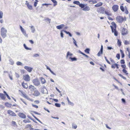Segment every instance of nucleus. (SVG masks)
<instances>
[{
  "mask_svg": "<svg viewBox=\"0 0 130 130\" xmlns=\"http://www.w3.org/2000/svg\"><path fill=\"white\" fill-rule=\"evenodd\" d=\"M121 64V66L123 69V72L126 75H128V73L127 71L126 70V66L125 64V62L124 59H122L120 61Z\"/></svg>",
  "mask_w": 130,
  "mask_h": 130,
  "instance_id": "f257e3e1",
  "label": "nucleus"
},
{
  "mask_svg": "<svg viewBox=\"0 0 130 130\" xmlns=\"http://www.w3.org/2000/svg\"><path fill=\"white\" fill-rule=\"evenodd\" d=\"M111 24L112 25L110 26L111 28L112 31V32L114 33V35L117 36L118 35V32L116 30V25L114 22H112Z\"/></svg>",
  "mask_w": 130,
  "mask_h": 130,
  "instance_id": "f03ea898",
  "label": "nucleus"
},
{
  "mask_svg": "<svg viewBox=\"0 0 130 130\" xmlns=\"http://www.w3.org/2000/svg\"><path fill=\"white\" fill-rule=\"evenodd\" d=\"M7 30L4 27H2L1 29V35L3 38H4L7 36Z\"/></svg>",
  "mask_w": 130,
  "mask_h": 130,
  "instance_id": "7ed1b4c3",
  "label": "nucleus"
},
{
  "mask_svg": "<svg viewBox=\"0 0 130 130\" xmlns=\"http://www.w3.org/2000/svg\"><path fill=\"white\" fill-rule=\"evenodd\" d=\"M121 32V34L123 35H126L128 33L127 29L125 27L122 28Z\"/></svg>",
  "mask_w": 130,
  "mask_h": 130,
  "instance_id": "20e7f679",
  "label": "nucleus"
},
{
  "mask_svg": "<svg viewBox=\"0 0 130 130\" xmlns=\"http://www.w3.org/2000/svg\"><path fill=\"white\" fill-rule=\"evenodd\" d=\"M116 20L119 23H121L123 22L124 19L122 17L120 16H118L116 18Z\"/></svg>",
  "mask_w": 130,
  "mask_h": 130,
  "instance_id": "39448f33",
  "label": "nucleus"
},
{
  "mask_svg": "<svg viewBox=\"0 0 130 130\" xmlns=\"http://www.w3.org/2000/svg\"><path fill=\"white\" fill-rule=\"evenodd\" d=\"M105 9L103 7H101L98 8L97 9V11L98 12H100L102 14H103L104 13L105 11Z\"/></svg>",
  "mask_w": 130,
  "mask_h": 130,
  "instance_id": "423d86ee",
  "label": "nucleus"
},
{
  "mask_svg": "<svg viewBox=\"0 0 130 130\" xmlns=\"http://www.w3.org/2000/svg\"><path fill=\"white\" fill-rule=\"evenodd\" d=\"M119 65L118 64L115 63L111 64V68L113 69H115V68H116L117 69H119Z\"/></svg>",
  "mask_w": 130,
  "mask_h": 130,
  "instance_id": "0eeeda50",
  "label": "nucleus"
},
{
  "mask_svg": "<svg viewBox=\"0 0 130 130\" xmlns=\"http://www.w3.org/2000/svg\"><path fill=\"white\" fill-rule=\"evenodd\" d=\"M7 113L12 116L15 117L16 116V115L15 113L11 110H8L7 111Z\"/></svg>",
  "mask_w": 130,
  "mask_h": 130,
  "instance_id": "6e6552de",
  "label": "nucleus"
},
{
  "mask_svg": "<svg viewBox=\"0 0 130 130\" xmlns=\"http://www.w3.org/2000/svg\"><path fill=\"white\" fill-rule=\"evenodd\" d=\"M34 93L33 95L36 96H37L40 94V93L39 92L35 89H33Z\"/></svg>",
  "mask_w": 130,
  "mask_h": 130,
  "instance_id": "1a4fd4ad",
  "label": "nucleus"
},
{
  "mask_svg": "<svg viewBox=\"0 0 130 130\" xmlns=\"http://www.w3.org/2000/svg\"><path fill=\"white\" fill-rule=\"evenodd\" d=\"M33 83L34 85L37 86L39 85L40 84V83L38 79H35L34 80Z\"/></svg>",
  "mask_w": 130,
  "mask_h": 130,
  "instance_id": "9d476101",
  "label": "nucleus"
},
{
  "mask_svg": "<svg viewBox=\"0 0 130 130\" xmlns=\"http://www.w3.org/2000/svg\"><path fill=\"white\" fill-rule=\"evenodd\" d=\"M112 8L114 12H116L118 9L119 6L117 5H114L112 7Z\"/></svg>",
  "mask_w": 130,
  "mask_h": 130,
  "instance_id": "9b49d317",
  "label": "nucleus"
},
{
  "mask_svg": "<svg viewBox=\"0 0 130 130\" xmlns=\"http://www.w3.org/2000/svg\"><path fill=\"white\" fill-rule=\"evenodd\" d=\"M23 79L25 81H28L30 80V77L28 75H24L23 76Z\"/></svg>",
  "mask_w": 130,
  "mask_h": 130,
  "instance_id": "f8f14e48",
  "label": "nucleus"
},
{
  "mask_svg": "<svg viewBox=\"0 0 130 130\" xmlns=\"http://www.w3.org/2000/svg\"><path fill=\"white\" fill-rule=\"evenodd\" d=\"M20 28L22 32L25 36L27 37V35L26 34V31L21 26H20Z\"/></svg>",
  "mask_w": 130,
  "mask_h": 130,
  "instance_id": "ddd939ff",
  "label": "nucleus"
},
{
  "mask_svg": "<svg viewBox=\"0 0 130 130\" xmlns=\"http://www.w3.org/2000/svg\"><path fill=\"white\" fill-rule=\"evenodd\" d=\"M104 12H105V13L108 16H111L112 15L110 11L108 9L105 10Z\"/></svg>",
  "mask_w": 130,
  "mask_h": 130,
  "instance_id": "4468645a",
  "label": "nucleus"
},
{
  "mask_svg": "<svg viewBox=\"0 0 130 130\" xmlns=\"http://www.w3.org/2000/svg\"><path fill=\"white\" fill-rule=\"evenodd\" d=\"M103 46L102 45L101 47V50L97 54V55L98 56H100L103 53Z\"/></svg>",
  "mask_w": 130,
  "mask_h": 130,
  "instance_id": "2eb2a0df",
  "label": "nucleus"
},
{
  "mask_svg": "<svg viewBox=\"0 0 130 130\" xmlns=\"http://www.w3.org/2000/svg\"><path fill=\"white\" fill-rule=\"evenodd\" d=\"M19 116L21 118L25 119L26 118V116L25 114L21 112H20L18 114Z\"/></svg>",
  "mask_w": 130,
  "mask_h": 130,
  "instance_id": "dca6fc26",
  "label": "nucleus"
},
{
  "mask_svg": "<svg viewBox=\"0 0 130 130\" xmlns=\"http://www.w3.org/2000/svg\"><path fill=\"white\" fill-rule=\"evenodd\" d=\"M103 4V3L102 2H100L94 5L95 7H98L102 6Z\"/></svg>",
  "mask_w": 130,
  "mask_h": 130,
  "instance_id": "f3484780",
  "label": "nucleus"
},
{
  "mask_svg": "<svg viewBox=\"0 0 130 130\" xmlns=\"http://www.w3.org/2000/svg\"><path fill=\"white\" fill-rule=\"evenodd\" d=\"M24 68L29 72H30L32 71V69L30 67H28L27 66H25L24 67Z\"/></svg>",
  "mask_w": 130,
  "mask_h": 130,
  "instance_id": "a211bd4d",
  "label": "nucleus"
},
{
  "mask_svg": "<svg viewBox=\"0 0 130 130\" xmlns=\"http://www.w3.org/2000/svg\"><path fill=\"white\" fill-rule=\"evenodd\" d=\"M40 79L42 84H43L45 83L46 82L45 80L42 77L40 78Z\"/></svg>",
  "mask_w": 130,
  "mask_h": 130,
  "instance_id": "6ab92c4d",
  "label": "nucleus"
},
{
  "mask_svg": "<svg viewBox=\"0 0 130 130\" xmlns=\"http://www.w3.org/2000/svg\"><path fill=\"white\" fill-rule=\"evenodd\" d=\"M8 73V75L9 76V77L10 79V80H13V78L12 77V73L10 71Z\"/></svg>",
  "mask_w": 130,
  "mask_h": 130,
  "instance_id": "aec40b11",
  "label": "nucleus"
},
{
  "mask_svg": "<svg viewBox=\"0 0 130 130\" xmlns=\"http://www.w3.org/2000/svg\"><path fill=\"white\" fill-rule=\"evenodd\" d=\"M64 26V24H61L57 26H56V28L57 29H61L62 28V27H63Z\"/></svg>",
  "mask_w": 130,
  "mask_h": 130,
  "instance_id": "412c9836",
  "label": "nucleus"
},
{
  "mask_svg": "<svg viewBox=\"0 0 130 130\" xmlns=\"http://www.w3.org/2000/svg\"><path fill=\"white\" fill-rule=\"evenodd\" d=\"M22 85L24 88L26 89L28 88V86L27 84L23 83Z\"/></svg>",
  "mask_w": 130,
  "mask_h": 130,
  "instance_id": "4be33fe9",
  "label": "nucleus"
},
{
  "mask_svg": "<svg viewBox=\"0 0 130 130\" xmlns=\"http://www.w3.org/2000/svg\"><path fill=\"white\" fill-rule=\"evenodd\" d=\"M90 9V8L88 6H86L84 7L83 9V10L85 11H87L89 10Z\"/></svg>",
  "mask_w": 130,
  "mask_h": 130,
  "instance_id": "5701e85b",
  "label": "nucleus"
},
{
  "mask_svg": "<svg viewBox=\"0 0 130 130\" xmlns=\"http://www.w3.org/2000/svg\"><path fill=\"white\" fill-rule=\"evenodd\" d=\"M89 2L91 4H94L97 3V1L96 0H90L89 1Z\"/></svg>",
  "mask_w": 130,
  "mask_h": 130,
  "instance_id": "b1692460",
  "label": "nucleus"
},
{
  "mask_svg": "<svg viewBox=\"0 0 130 130\" xmlns=\"http://www.w3.org/2000/svg\"><path fill=\"white\" fill-rule=\"evenodd\" d=\"M5 105L6 106L8 107H11L12 105L8 103H5Z\"/></svg>",
  "mask_w": 130,
  "mask_h": 130,
  "instance_id": "393cba45",
  "label": "nucleus"
},
{
  "mask_svg": "<svg viewBox=\"0 0 130 130\" xmlns=\"http://www.w3.org/2000/svg\"><path fill=\"white\" fill-rule=\"evenodd\" d=\"M120 52L121 54L122 58H123L124 57L125 55L123 52L122 50L121 49L120 50Z\"/></svg>",
  "mask_w": 130,
  "mask_h": 130,
  "instance_id": "a878e982",
  "label": "nucleus"
},
{
  "mask_svg": "<svg viewBox=\"0 0 130 130\" xmlns=\"http://www.w3.org/2000/svg\"><path fill=\"white\" fill-rule=\"evenodd\" d=\"M23 46L25 49L27 50H31L32 49L30 48H29L27 47L25 44H23Z\"/></svg>",
  "mask_w": 130,
  "mask_h": 130,
  "instance_id": "bb28decb",
  "label": "nucleus"
},
{
  "mask_svg": "<svg viewBox=\"0 0 130 130\" xmlns=\"http://www.w3.org/2000/svg\"><path fill=\"white\" fill-rule=\"evenodd\" d=\"M0 97L3 100H5V97L4 94L3 93H0Z\"/></svg>",
  "mask_w": 130,
  "mask_h": 130,
  "instance_id": "cd10ccee",
  "label": "nucleus"
},
{
  "mask_svg": "<svg viewBox=\"0 0 130 130\" xmlns=\"http://www.w3.org/2000/svg\"><path fill=\"white\" fill-rule=\"evenodd\" d=\"M72 127L73 128L76 129L77 128V126L76 124L73 123L72 124Z\"/></svg>",
  "mask_w": 130,
  "mask_h": 130,
  "instance_id": "c85d7f7f",
  "label": "nucleus"
},
{
  "mask_svg": "<svg viewBox=\"0 0 130 130\" xmlns=\"http://www.w3.org/2000/svg\"><path fill=\"white\" fill-rule=\"evenodd\" d=\"M52 2L54 3L53 6H56L57 4V2L55 0H51Z\"/></svg>",
  "mask_w": 130,
  "mask_h": 130,
  "instance_id": "c756f323",
  "label": "nucleus"
},
{
  "mask_svg": "<svg viewBox=\"0 0 130 130\" xmlns=\"http://www.w3.org/2000/svg\"><path fill=\"white\" fill-rule=\"evenodd\" d=\"M69 59H71V61H76L77 59V58H76L75 57L72 58L71 57H70L69 58Z\"/></svg>",
  "mask_w": 130,
  "mask_h": 130,
  "instance_id": "7c9ffc66",
  "label": "nucleus"
},
{
  "mask_svg": "<svg viewBox=\"0 0 130 130\" xmlns=\"http://www.w3.org/2000/svg\"><path fill=\"white\" fill-rule=\"evenodd\" d=\"M117 44L118 46L119 47L121 45V42L119 39L118 40Z\"/></svg>",
  "mask_w": 130,
  "mask_h": 130,
  "instance_id": "2f4dec72",
  "label": "nucleus"
},
{
  "mask_svg": "<svg viewBox=\"0 0 130 130\" xmlns=\"http://www.w3.org/2000/svg\"><path fill=\"white\" fill-rule=\"evenodd\" d=\"M90 51V50L89 48H87L84 51L86 53L89 54Z\"/></svg>",
  "mask_w": 130,
  "mask_h": 130,
  "instance_id": "473e14b6",
  "label": "nucleus"
},
{
  "mask_svg": "<svg viewBox=\"0 0 130 130\" xmlns=\"http://www.w3.org/2000/svg\"><path fill=\"white\" fill-rule=\"evenodd\" d=\"M123 4H122L120 6V9L123 12H124V8H125V7L124 8L123 6Z\"/></svg>",
  "mask_w": 130,
  "mask_h": 130,
  "instance_id": "72a5a7b5",
  "label": "nucleus"
},
{
  "mask_svg": "<svg viewBox=\"0 0 130 130\" xmlns=\"http://www.w3.org/2000/svg\"><path fill=\"white\" fill-rule=\"evenodd\" d=\"M79 53H80L81 54H82L84 56L86 57L87 58H88L89 56L85 54H84V53H83L82 52L80 51H79Z\"/></svg>",
  "mask_w": 130,
  "mask_h": 130,
  "instance_id": "f704fd0d",
  "label": "nucleus"
},
{
  "mask_svg": "<svg viewBox=\"0 0 130 130\" xmlns=\"http://www.w3.org/2000/svg\"><path fill=\"white\" fill-rule=\"evenodd\" d=\"M73 55V54L70 53L69 52H68L67 53L66 57H68L69 56H72Z\"/></svg>",
  "mask_w": 130,
  "mask_h": 130,
  "instance_id": "c9c22d12",
  "label": "nucleus"
},
{
  "mask_svg": "<svg viewBox=\"0 0 130 130\" xmlns=\"http://www.w3.org/2000/svg\"><path fill=\"white\" fill-rule=\"evenodd\" d=\"M9 63L11 65H13V64L14 63V62L13 61V60L12 59H10L9 60Z\"/></svg>",
  "mask_w": 130,
  "mask_h": 130,
  "instance_id": "e433bc0d",
  "label": "nucleus"
},
{
  "mask_svg": "<svg viewBox=\"0 0 130 130\" xmlns=\"http://www.w3.org/2000/svg\"><path fill=\"white\" fill-rule=\"evenodd\" d=\"M46 67L47 69L48 70H49L50 71L51 73H52V74H54V73L47 66H46Z\"/></svg>",
  "mask_w": 130,
  "mask_h": 130,
  "instance_id": "4c0bfd02",
  "label": "nucleus"
},
{
  "mask_svg": "<svg viewBox=\"0 0 130 130\" xmlns=\"http://www.w3.org/2000/svg\"><path fill=\"white\" fill-rule=\"evenodd\" d=\"M3 13L2 11L0 10V19H2L3 18Z\"/></svg>",
  "mask_w": 130,
  "mask_h": 130,
  "instance_id": "58836bf2",
  "label": "nucleus"
},
{
  "mask_svg": "<svg viewBox=\"0 0 130 130\" xmlns=\"http://www.w3.org/2000/svg\"><path fill=\"white\" fill-rule=\"evenodd\" d=\"M125 13L126 14H128V12L127 10V8L126 6H125Z\"/></svg>",
  "mask_w": 130,
  "mask_h": 130,
  "instance_id": "ea45409f",
  "label": "nucleus"
},
{
  "mask_svg": "<svg viewBox=\"0 0 130 130\" xmlns=\"http://www.w3.org/2000/svg\"><path fill=\"white\" fill-rule=\"evenodd\" d=\"M73 3L75 4H76L77 5H79L80 4L79 2L78 1H74L73 2Z\"/></svg>",
  "mask_w": 130,
  "mask_h": 130,
  "instance_id": "a19ab883",
  "label": "nucleus"
},
{
  "mask_svg": "<svg viewBox=\"0 0 130 130\" xmlns=\"http://www.w3.org/2000/svg\"><path fill=\"white\" fill-rule=\"evenodd\" d=\"M16 64L18 66H22V63L21 62L19 61H18L16 62Z\"/></svg>",
  "mask_w": 130,
  "mask_h": 130,
  "instance_id": "79ce46f5",
  "label": "nucleus"
},
{
  "mask_svg": "<svg viewBox=\"0 0 130 130\" xmlns=\"http://www.w3.org/2000/svg\"><path fill=\"white\" fill-rule=\"evenodd\" d=\"M55 105L56 107H60L61 105L59 103H56L55 104Z\"/></svg>",
  "mask_w": 130,
  "mask_h": 130,
  "instance_id": "37998d69",
  "label": "nucleus"
},
{
  "mask_svg": "<svg viewBox=\"0 0 130 130\" xmlns=\"http://www.w3.org/2000/svg\"><path fill=\"white\" fill-rule=\"evenodd\" d=\"M119 76L121 77L123 79H126V77L123 76L122 74H119Z\"/></svg>",
  "mask_w": 130,
  "mask_h": 130,
  "instance_id": "c03bdc74",
  "label": "nucleus"
},
{
  "mask_svg": "<svg viewBox=\"0 0 130 130\" xmlns=\"http://www.w3.org/2000/svg\"><path fill=\"white\" fill-rule=\"evenodd\" d=\"M79 6L80 7L82 8H84L85 6V5L84 4H79Z\"/></svg>",
  "mask_w": 130,
  "mask_h": 130,
  "instance_id": "a18cd8bd",
  "label": "nucleus"
},
{
  "mask_svg": "<svg viewBox=\"0 0 130 130\" xmlns=\"http://www.w3.org/2000/svg\"><path fill=\"white\" fill-rule=\"evenodd\" d=\"M104 57H105V59L106 60V61H107V63L109 64H110V63L109 61V60L107 59L106 57V56H105Z\"/></svg>",
  "mask_w": 130,
  "mask_h": 130,
  "instance_id": "49530a36",
  "label": "nucleus"
},
{
  "mask_svg": "<svg viewBox=\"0 0 130 130\" xmlns=\"http://www.w3.org/2000/svg\"><path fill=\"white\" fill-rule=\"evenodd\" d=\"M117 58L118 59H120V55L119 54H117L116 56Z\"/></svg>",
  "mask_w": 130,
  "mask_h": 130,
  "instance_id": "de8ad7c7",
  "label": "nucleus"
},
{
  "mask_svg": "<svg viewBox=\"0 0 130 130\" xmlns=\"http://www.w3.org/2000/svg\"><path fill=\"white\" fill-rule=\"evenodd\" d=\"M28 8L30 9H32V7L31 5H30L29 4L27 5Z\"/></svg>",
  "mask_w": 130,
  "mask_h": 130,
  "instance_id": "09e8293b",
  "label": "nucleus"
},
{
  "mask_svg": "<svg viewBox=\"0 0 130 130\" xmlns=\"http://www.w3.org/2000/svg\"><path fill=\"white\" fill-rule=\"evenodd\" d=\"M110 60L111 62L112 63H115V61L113 59H112V58H110Z\"/></svg>",
  "mask_w": 130,
  "mask_h": 130,
  "instance_id": "8fccbe9b",
  "label": "nucleus"
},
{
  "mask_svg": "<svg viewBox=\"0 0 130 130\" xmlns=\"http://www.w3.org/2000/svg\"><path fill=\"white\" fill-rule=\"evenodd\" d=\"M36 2L34 3V5L35 7H36L37 4V2L38 1L37 0H36Z\"/></svg>",
  "mask_w": 130,
  "mask_h": 130,
  "instance_id": "3c124183",
  "label": "nucleus"
},
{
  "mask_svg": "<svg viewBox=\"0 0 130 130\" xmlns=\"http://www.w3.org/2000/svg\"><path fill=\"white\" fill-rule=\"evenodd\" d=\"M129 43V42L127 40H125L124 42V44L125 45H127Z\"/></svg>",
  "mask_w": 130,
  "mask_h": 130,
  "instance_id": "603ef678",
  "label": "nucleus"
},
{
  "mask_svg": "<svg viewBox=\"0 0 130 130\" xmlns=\"http://www.w3.org/2000/svg\"><path fill=\"white\" fill-rule=\"evenodd\" d=\"M45 21H47L49 23H50V22L51 21V19L48 18H47L45 19Z\"/></svg>",
  "mask_w": 130,
  "mask_h": 130,
  "instance_id": "864d4df0",
  "label": "nucleus"
},
{
  "mask_svg": "<svg viewBox=\"0 0 130 130\" xmlns=\"http://www.w3.org/2000/svg\"><path fill=\"white\" fill-rule=\"evenodd\" d=\"M12 123L13 125H16V124L15 122L14 121H12Z\"/></svg>",
  "mask_w": 130,
  "mask_h": 130,
  "instance_id": "5fc2aeb1",
  "label": "nucleus"
},
{
  "mask_svg": "<svg viewBox=\"0 0 130 130\" xmlns=\"http://www.w3.org/2000/svg\"><path fill=\"white\" fill-rule=\"evenodd\" d=\"M23 122L25 123L29 122V120H23Z\"/></svg>",
  "mask_w": 130,
  "mask_h": 130,
  "instance_id": "6e6d98bb",
  "label": "nucleus"
},
{
  "mask_svg": "<svg viewBox=\"0 0 130 130\" xmlns=\"http://www.w3.org/2000/svg\"><path fill=\"white\" fill-rule=\"evenodd\" d=\"M63 30H62L61 31V33H60V34H61V37H62V38H63V33L62 32V31Z\"/></svg>",
  "mask_w": 130,
  "mask_h": 130,
  "instance_id": "4d7b16f0",
  "label": "nucleus"
},
{
  "mask_svg": "<svg viewBox=\"0 0 130 130\" xmlns=\"http://www.w3.org/2000/svg\"><path fill=\"white\" fill-rule=\"evenodd\" d=\"M73 39L74 40V41H73V42L74 43V44L76 46H77V45L76 44V41H75V40H74V38H73Z\"/></svg>",
  "mask_w": 130,
  "mask_h": 130,
  "instance_id": "13d9d810",
  "label": "nucleus"
},
{
  "mask_svg": "<svg viewBox=\"0 0 130 130\" xmlns=\"http://www.w3.org/2000/svg\"><path fill=\"white\" fill-rule=\"evenodd\" d=\"M108 18L109 20H112V21L113 20V19L112 18H111L110 17H108Z\"/></svg>",
  "mask_w": 130,
  "mask_h": 130,
  "instance_id": "bf43d9fd",
  "label": "nucleus"
},
{
  "mask_svg": "<svg viewBox=\"0 0 130 130\" xmlns=\"http://www.w3.org/2000/svg\"><path fill=\"white\" fill-rule=\"evenodd\" d=\"M39 56V55L38 54H35L34 55V57H37Z\"/></svg>",
  "mask_w": 130,
  "mask_h": 130,
  "instance_id": "052dcab7",
  "label": "nucleus"
},
{
  "mask_svg": "<svg viewBox=\"0 0 130 130\" xmlns=\"http://www.w3.org/2000/svg\"><path fill=\"white\" fill-rule=\"evenodd\" d=\"M15 76L17 78H19V74L16 73H15Z\"/></svg>",
  "mask_w": 130,
  "mask_h": 130,
  "instance_id": "680f3d73",
  "label": "nucleus"
},
{
  "mask_svg": "<svg viewBox=\"0 0 130 130\" xmlns=\"http://www.w3.org/2000/svg\"><path fill=\"white\" fill-rule=\"evenodd\" d=\"M6 96H7V98L9 99V100H10V97H9V96L7 94H6Z\"/></svg>",
  "mask_w": 130,
  "mask_h": 130,
  "instance_id": "e2e57ef3",
  "label": "nucleus"
},
{
  "mask_svg": "<svg viewBox=\"0 0 130 130\" xmlns=\"http://www.w3.org/2000/svg\"><path fill=\"white\" fill-rule=\"evenodd\" d=\"M53 100L55 102H57L58 101V100L57 99H53Z\"/></svg>",
  "mask_w": 130,
  "mask_h": 130,
  "instance_id": "0e129e2a",
  "label": "nucleus"
},
{
  "mask_svg": "<svg viewBox=\"0 0 130 130\" xmlns=\"http://www.w3.org/2000/svg\"><path fill=\"white\" fill-rule=\"evenodd\" d=\"M33 107H34L37 108H38V106L37 105H33Z\"/></svg>",
  "mask_w": 130,
  "mask_h": 130,
  "instance_id": "69168bd1",
  "label": "nucleus"
},
{
  "mask_svg": "<svg viewBox=\"0 0 130 130\" xmlns=\"http://www.w3.org/2000/svg\"><path fill=\"white\" fill-rule=\"evenodd\" d=\"M121 100L123 103H124L125 102V100L124 99H122Z\"/></svg>",
  "mask_w": 130,
  "mask_h": 130,
  "instance_id": "338daca9",
  "label": "nucleus"
},
{
  "mask_svg": "<svg viewBox=\"0 0 130 130\" xmlns=\"http://www.w3.org/2000/svg\"><path fill=\"white\" fill-rule=\"evenodd\" d=\"M34 102L37 104H39V102L38 101H36Z\"/></svg>",
  "mask_w": 130,
  "mask_h": 130,
  "instance_id": "774afa93",
  "label": "nucleus"
}]
</instances>
